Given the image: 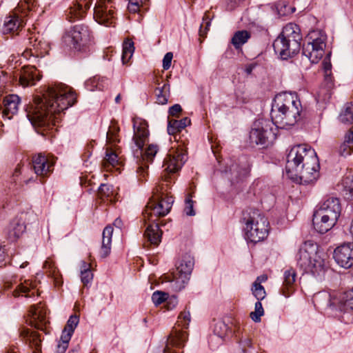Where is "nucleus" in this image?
Instances as JSON below:
<instances>
[{"label":"nucleus","instance_id":"obj_1","mask_svg":"<svg viewBox=\"0 0 353 353\" xmlns=\"http://www.w3.org/2000/svg\"><path fill=\"white\" fill-rule=\"evenodd\" d=\"M76 101V94L71 88L64 85L48 86L42 97H36L27 107V117L34 126L49 127L54 124L57 114Z\"/></svg>","mask_w":353,"mask_h":353},{"label":"nucleus","instance_id":"obj_2","mask_svg":"<svg viewBox=\"0 0 353 353\" xmlns=\"http://www.w3.org/2000/svg\"><path fill=\"white\" fill-rule=\"evenodd\" d=\"M320 165L314 149L306 145L292 147L287 156L286 174L292 180L303 184L316 181Z\"/></svg>","mask_w":353,"mask_h":353},{"label":"nucleus","instance_id":"obj_3","mask_svg":"<svg viewBox=\"0 0 353 353\" xmlns=\"http://www.w3.org/2000/svg\"><path fill=\"white\" fill-rule=\"evenodd\" d=\"M162 190L163 187L160 185L153 190V195L143 212V222L145 225L148 224L144 236L154 245H158L161 240L158 219L169 213L173 203L172 197L163 196Z\"/></svg>","mask_w":353,"mask_h":353},{"label":"nucleus","instance_id":"obj_4","mask_svg":"<svg viewBox=\"0 0 353 353\" xmlns=\"http://www.w3.org/2000/svg\"><path fill=\"white\" fill-rule=\"evenodd\" d=\"M301 110V102L296 94L279 93L274 99L272 116L282 128L290 127L298 121Z\"/></svg>","mask_w":353,"mask_h":353},{"label":"nucleus","instance_id":"obj_5","mask_svg":"<svg viewBox=\"0 0 353 353\" xmlns=\"http://www.w3.org/2000/svg\"><path fill=\"white\" fill-rule=\"evenodd\" d=\"M301 39L299 27L294 23H288L273 43L274 52L283 59H287L299 52Z\"/></svg>","mask_w":353,"mask_h":353},{"label":"nucleus","instance_id":"obj_6","mask_svg":"<svg viewBox=\"0 0 353 353\" xmlns=\"http://www.w3.org/2000/svg\"><path fill=\"white\" fill-rule=\"evenodd\" d=\"M245 239L254 243L264 240L268 234L269 223L259 210L248 209L243 212Z\"/></svg>","mask_w":353,"mask_h":353},{"label":"nucleus","instance_id":"obj_7","mask_svg":"<svg viewBox=\"0 0 353 353\" xmlns=\"http://www.w3.org/2000/svg\"><path fill=\"white\" fill-rule=\"evenodd\" d=\"M296 261L301 268L312 274L323 271L325 260L318 252V245L312 241H305L299 248Z\"/></svg>","mask_w":353,"mask_h":353},{"label":"nucleus","instance_id":"obj_8","mask_svg":"<svg viewBox=\"0 0 353 353\" xmlns=\"http://www.w3.org/2000/svg\"><path fill=\"white\" fill-rule=\"evenodd\" d=\"M133 141L137 146L134 155L139 160L146 161L148 163L152 161L153 158L158 152V146L154 144H150L143 151V147L148 139L149 134L147 125L144 122L133 120Z\"/></svg>","mask_w":353,"mask_h":353},{"label":"nucleus","instance_id":"obj_9","mask_svg":"<svg viewBox=\"0 0 353 353\" xmlns=\"http://www.w3.org/2000/svg\"><path fill=\"white\" fill-rule=\"evenodd\" d=\"M277 126L268 119H256L250 132V140L252 143L268 147L273 143L276 139Z\"/></svg>","mask_w":353,"mask_h":353},{"label":"nucleus","instance_id":"obj_10","mask_svg":"<svg viewBox=\"0 0 353 353\" xmlns=\"http://www.w3.org/2000/svg\"><path fill=\"white\" fill-rule=\"evenodd\" d=\"M33 8L34 3L31 0L21 2L14 11L6 17L3 27V34H18L17 32L25 24L28 12H31Z\"/></svg>","mask_w":353,"mask_h":353},{"label":"nucleus","instance_id":"obj_11","mask_svg":"<svg viewBox=\"0 0 353 353\" xmlns=\"http://www.w3.org/2000/svg\"><path fill=\"white\" fill-rule=\"evenodd\" d=\"M90 39L88 27L83 24H77L68 30L63 36V43L70 48L77 50L87 45Z\"/></svg>","mask_w":353,"mask_h":353},{"label":"nucleus","instance_id":"obj_12","mask_svg":"<svg viewBox=\"0 0 353 353\" xmlns=\"http://www.w3.org/2000/svg\"><path fill=\"white\" fill-rule=\"evenodd\" d=\"M308 39L309 41L303 47V53L312 63H315L319 62L324 54L326 38L319 32L313 31L308 34Z\"/></svg>","mask_w":353,"mask_h":353},{"label":"nucleus","instance_id":"obj_13","mask_svg":"<svg viewBox=\"0 0 353 353\" xmlns=\"http://www.w3.org/2000/svg\"><path fill=\"white\" fill-rule=\"evenodd\" d=\"M112 0H97L94 8V18L100 24L111 26L116 20Z\"/></svg>","mask_w":353,"mask_h":353},{"label":"nucleus","instance_id":"obj_14","mask_svg":"<svg viewBox=\"0 0 353 353\" xmlns=\"http://www.w3.org/2000/svg\"><path fill=\"white\" fill-rule=\"evenodd\" d=\"M28 39V46L22 53V56L26 59L32 57L34 59L32 62H39L38 58H42L48 53L49 44L45 41L39 39V37L36 35L30 37Z\"/></svg>","mask_w":353,"mask_h":353},{"label":"nucleus","instance_id":"obj_15","mask_svg":"<svg viewBox=\"0 0 353 353\" xmlns=\"http://www.w3.org/2000/svg\"><path fill=\"white\" fill-rule=\"evenodd\" d=\"M334 259L341 267L348 269L353 267V242L345 243L335 248Z\"/></svg>","mask_w":353,"mask_h":353},{"label":"nucleus","instance_id":"obj_16","mask_svg":"<svg viewBox=\"0 0 353 353\" xmlns=\"http://www.w3.org/2000/svg\"><path fill=\"white\" fill-rule=\"evenodd\" d=\"M54 162L48 157L38 154L32 158V168L37 176L48 177L52 172Z\"/></svg>","mask_w":353,"mask_h":353},{"label":"nucleus","instance_id":"obj_17","mask_svg":"<svg viewBox=\"0 0 353 353\" xmlns=\"http://www.w3.org/2000/svg\"><path fill=\"white\" fill-rule=\"evenodd\" d=\"M186 161V155L182 150H171L164 159L163 167L168 172L178 171Z\"/></svg>","mask_w":353,"mask_h":353},{"label":"nucleus","instance_id":"obj_18","mask_svg":"<svg viewBox=\"0 0 353 353\" xmlns=\"http://www.w3.org/2000/svg\"><path fill=\"white\" fill-rule=\"evenodd\" d=\"M46 309L41 303L31 306L30 310V323L35 328L43 330L48 322L46 317Z\"/></svg>","mask_w":353,"mask_h":353},{"label":"nucleus","instance_id":"obj_19","mask_svg":"<svg viewBox=\"0 0 353 353\" xmlns=\"http://www.w3.org/2000/svg\"><path fill=\"white\" fill-rule=\"evenodd\" d=\"M317 212L338 219L341 212L339 199L336 197L329 196L323 202Z\"/></svg>","mask_w":353,"mask_h":353},{"label":"nucleus","instance_id":"obj_20","mask_svg":"<svg viewBox=\"0 0 353 353\" xmlns=\"http://www.w3.org/2000/svg\"><path fill=\"white\" fill-rule=\"evenodd\" d=\"M337 220L316 211L313 218L314 228L318 232L324 234L332 228Z\"/></svg>","mask_w":353,"mask_h":353},{"label":"nucleus","instance_id":"obj_21","mask_svg":"<svg viewBox=\"0 0 353 353\" xmlns=\"http://www.w3.org/2000/svg\"><path fill=\"white\" fill-rule=\"evenodd\" d=\"M21 100L17 94H10L6 96L3 99V109L0 110V114L3 117H6L10 119L19 110V106Z\"/></svg>","mask_w":353,"mask_h":353},{"label":"nucleus","instance_id":"obj_22","mask_svg":"<svg viewBox=\"0 0 353 353\" xmlns=\"http://www.w3.org/2000/svg\"><path fill=\"white\" fill-rule=\"evenodd\" d=\"M40 79V75L35 66H25L19 74V82L23 87L33 85Z\"/></svg>","mask_w":353,"mask_h":353},{"label":"nucleus","instance_id":"obj_23","mask_svg":"<svg viewBox=\"0 0 353 353\" xmlns=\"http://www.w3.org/2000/svg\"><path fill=\"white\" fill-rule=\"evenodd\" d=\"M193 265L194 263L192 259H183L179 265L177 266L176 272L173 274V281L175 280L179 282V280H181L184 283L188 279V276L190 274Z\"/></svg>","mask_w":353,"mask_h":353},{"label":"nucleus","instance_id":"obj_24","mask_svg":"<svg viewBox=\"0 0 353 353\" xmlns=\"http://www.w3.org/2000/svg\"><path fill=\"white\" fill-rule=\"evenodd\" d=\"M20 336L32 349H34L32 353H41V340L36 332H30L28 329L23 328L20 332Z\"/></svg>","mask_w":353,"mask_h":353},{"label":"nucleus","instance_id":"obj_25","mask_svg":"<svg viewBox=\"0 0 353 353\" xmlns=\"http://www.w3.org/2000/svg\"><path fill=\"white\" fill-rule=\"evenodd\" d=\"M77 3L70 8L68 14L70 21L82 18L85 10L90 8L92 0H77Z\"/></svg>","mask_w":353,"mask_h":353},{"label":"nucleus","instance_id":"obj_26","mask_svg":"<svg viewBox=\"0 0 353 353\" xmlns=\"http://www.w3.org/2000/svg\"><path fill=\"white\" fill-rule=\"evenodd\" d=\"M230 172L233 179L236 180L243 179L247 177L250 172V165L248 160L244 158L239 164H232L230 168Z\"/></svg>","mask_w":353,"mask_h":353},{"label":"nucleus","instance_id":"obj_27","mask_svg":"<svg viewBox=\"0 0 353 353\" xmlns=\"http://www.w3.org/2000/svg\"><path fill=\"white\" fill-rule=\"evenodd\" d=\"M296 277V271L292 268H289L284 272V281L281 288V292L285 297L290 296L294 291Z\"/></svg>","mask_w":353,"mask_h":353},{"label":"nucleus","instance_id":"obj_28","mask_svg":"<svg viewBox=\"0 0 353 353\" xmlns=\"http://www.w3.org/2000/svg\"><path fill=\"white\" fill-rule=\"evenodd\" d=\"M112 233L113 228L111 225H107L103 231L100 249V255L102 258L107 257L110 253Z\"/></svg>","mask_w":353,"mask_h":353},{"label":"nucleus","instance_id":"obj_29","mask_svg":"<svg viewBox=\"0 0 353 353\" xmlns=\"http://www.w3.org/2000/svg\"><path fill=\"white\" fill-rule=\"evenodd\" d=\"M8 230L9 238L14 240L24 232L26 225L21 219L15 218L10 222Z\"/></svg>","mask_w":353,"mask_h":353},{"label":"nucleus","instance_id":"obj_30","mask_svg":"<svg viewBox=\"0 0 353 353\" xmlns=\"http://www.w3.org/2000/svg\"><path fill=\"white\" fill-rule=\"evenodd\" d=\"M43 268L46 270V272L53 279L56 286H59L62 284L61 274L55 266L54 262L51 259H47L43 264Z\"/></svg>","mask_w":353,"mask_h":353},{"label":"nucleus","instance_id":"obj_31","mask_svg":"<svg viewBox=\"0 0 353 353\" xmlns=\"http://www.w3.org/2000/svg\"><path fill=\"white\" fill-rule=\"evenodd\" d=\"M190 124V119L185 117L181 120L169 119L168 125V132L170 134H175L181 132L186 126Z\"/></svg>","mask_w":353,"mask_h":353},{"label":"nucleus","instance_id":"obj_32","mask_svg":"<svg viewBox=\"0 0 353 353\" xmlns=\"http://www.w3.org/2000/svg\"><path fill=\"white\" fill-rule=\"evenodd\" d=\"M34 284L30 280H25L21 283L13 292L14 296H18L21 294H24L26 297H31L34 295Z\"/></svg>","mask_w":353,"mask_h":353},{"label":"nucleus","instance_id":"obj_33","mask_svg":"<svg viewBox=\"0 0 353 353\" xmlns=\"http://www.w3.org/2000/svg\"><path fill=\"white\" fill-rule=\"evenodd\" d=\"M322 65L323 69L324 70V81L326 86L325 94L330 97L329 92L333 87V81L331 72L332 64L330 59L325 58L323 61Z\"/></svg>","mask_w":353,"mask_h":353},{"label":"nucleus","instance_id":"obj_34","mask_svg":"<svg viewBox=\"0 0 353 353\" xmlns=\"http://www.w3.org/2000/svg\"><path fill=\"white\" fill-rule=\"evenodd\" d=\"M119 164V159L117 153L110 148H108L105 152V156L102 161L103 166L109 169L110 167H115Z\"/></svg>","mask_w":353,"mask_h":353},{"label":"nucleus","instance_id":"obj_35","mask_svg":"<svg viewBox=\"0 0 353 353\" xmlns=\"http://www.w3.org/2000/svg\"><path fill=\"white\" fill-rule=\"evenodd\" d=\"M339 119L345 124L353 123V101L345 104L339 116Z\"/></svg>","mask_w":353,"mask_h":353},{"label":"nucleus","instance_id":"obj_36","mask_svg":"<svg viewBox=\"0 0 353 353\" xmlns=\"http://www.w3.org/2000/svg\"><path fill=\"white\" fill-rule=\"evenodd\" d=\"M250 37V34L247 30H239L234 33L231 43L236 49L240 48Z\"/></svg>","mask_w":353,"mask_h":353},{"label":"nucleus","instance_id":"obj_37","mask_svg":"<svg viewBox=\"0 0 353 353\" xmlns=\"http://www.w3.org/2000/svg\"><path fill=\"white\" fill-rule=\"evenodd\" d=\"M169 92L170 85L168 83H164L161 88H156L155 94L157 96V102L161 105L166 104Z\"/></svg>","mask_w":353,"mask_h":353},{"label":"nucleus","instance_id":"obj_38","mask_svg":"<svg viewBox=\"0 0 353 353\" xmlns=\"http://www.w3.org/2000/svg\"><path fill=\"white\" fill-rule=\"evenodd\" d=\"M120 128L114 121H112L107 132V141L110 143L119 142V132Z\"/></svg>","mask_w":353,"mask_h":353},{"label":"nucleus","instance_id":"obj_39","mask_svg":"<svg viewBox=\"0 0 353 353\" xmlns=\"http://www.w3.org/2000/svg\"><path fill=\"white\" fill-rule=\"evenodd\" d=\"M79 321V316L77 315H72L67 321L66 325L63 330L62 334H68L70 338L77 326Z\"/></svg>","mask_w":353,"mask_h":353},{"label":"nucleus","instance_id":"obj_40","mask_svg":"<svg viewBox=\"0 0 353 353\" xmlns=\"http://www.w3.org/2000/svg\"><path fill=\"white\" fill-rule=\"evenodd\" d=\"M181 338L182 336L181 334H177L174 336H170L168 339V343L164 349L163 353H176L170 346L174 347L181 345L183 341Z\"/></svg>","mask_w":353,"mask_h":353},{"label":"nucleus","instance_id":"obj_41","mask_svg":"<svg viewBox=\"0 0 353 353\" xmlns=\"http://www.w3.org/2000/svg\"><path fill=\"white\" fill-rule=\"evenodd\" d=\"M341 306L340 310H353V288L344 293L341 299Z\"/></svg>","mask_w":353,"mask_h":353},{"label":"nucleus","instance_id":"obj_42","mask_svg":"<svg viewBox=\"0 0 353 353\" xmlns=\"http://www.w3.org/2000/svg\"><path fill=\"white\" fill-rule=\"evenodd\" d=\"M81 279L84 285H87L93 278V274L90 270V265L83 262L81 270Z\"/></svg>","mask_w":353,"mask_h":353},{"label":"nucleus","instance_id":"obj_43","mask_svg":"<svg viewBox=\"0 0 353 353\" xmlns=\"http://www.w3.org/2000/svg\"><path fill=\"white\" fill-rule=\"evenodd\" d=\"M342 185L345 196L349 199H353V176H346L343 180Z\"/></svg>","mask_w":353,"mask_h":353},{"label":"nucleus","instance_id":"obj_44","mask_svg":"<svg viewBox=\"0 0 353 353\" xmlns=\"http://www.w3.org/2000/svg\"><path fill=\"white\" fill-rule=\"evenodd\" d=\"M252 292L258 301H261L265 296V291L264 288L261 285L260 283H258L257 281H255L253 283Z\"/></svg>","mask_w":353,"mask_h":353},{"label":"nucleus","instance_id":"obj_45","mask_svg":"<svg viewBox=\"0 0 353 353\" xmlns=\"http://www.w3.org/2000/svg\"><path fill=\"white\" fill-rule=\"evenodd\" d=\"M264 314L263 308L261 301H257L255 303V310L250 313V318L254 322H259L261 316Z\"/></svg>","mask_w":353,"mask_h":353},{"label":"nucleus","instance_id":"obj_46","mask_svg":"<svg viewBox=\"0 0 353 353\" xmlns=\"http://www.w3.org/2000/svg\"><path fill=\"white\" fill-rule=\"evenodd\" d=\"M168 297V293L161 291H156L152 294V300L155 305H159L165 301Z\"/></svg>","mask_w":353,"mask_h":353},{"label":"nucleus","instance_id":"obj_47","mask_svg":"<svg viewBox=\"0 0 353 353\" xmlns=\"http://www.w3.org/2000/svg\"><path fill=\"white\" fill-rule=\"evenodd\" d=\"M70 338L68 334H61V341L57 345V352L64 353L68 347Z\"/></svg>","mask_w":353,"mask_h":353},{"label":"nucleus","instance_id":"obj_48","mask_svg":"<svg viewBox=\"0 0 353 353\" xmlns=\"http://www.w3.org/2000/svg\"><path fill=\"white\" fill-rule=\"evenodd\" d=\"M340 155L347 157L353 153V145L347 143L345 139L344 142L340 145L339 149Z\"/></svg>","mask_w":353,"mask_h":353},{"label":"nucleus","instance_id":"obj_49","mask_svg":"<svg viewBox=\"0 0 353 353\" xmlns=\"http://www.w3.org/2000/svg\"><path fill=\"white\" fill-rule=\"evenodd\" d=\"M192 195L188 194L187 198L185 199V207L184 208V212L188 216H194L195 212L194 210V206H193V201L191 199Z\"/></svg>","mask_w":353,"mask_h":353},{"label":"nucleus","instance_id":"obj_50","mask_svg":"<svg viewBox=\"0 0 353 353\" xmlns=\"http://www.w3.org/2000/svg\"><path fill=\"white\" fill-rule=\"evenodd\" d=\"M210 26V21L208 19V17L205 14L203 17V22L201 24L200 27V35L201 37H205L207 34L208 30H209V28Z\"/></svg>","mask_w":353,"mask_h":353},{"label":"nucleus","instance_id":"obj_51","mask_svg":"<svg viewBox=\"0 0 353 353\" xmlns=\"http://www.w3.org/2000/svg\"><path fill=\"white\" fill-rule=\"evenodd\" d=\"M179 319L182 326L187 327L190 321V312L186 310L181 312L179 316Z\"/></svg>","mask_w":353,"mask_h":353},{"label":"nucleus","instance_id":"obj_52","mask_svg":"<svg viewBox=\"0 0 353 353\" xmlns=\"http://www.w3.org/2000/svg\"><path fill=\"white\" fill-rule=\"evenodd\" d=\"M141 0H130L128 9L130 12H137L139 10Z\"/></svg>","mask_w":353,"mask_h":353},{"label":"nucleus","instance_id":"obj_53","mask_svg":"<svg viewBox=\"0 0 353 353\" xmlns=\"http://www.w3.org/2000/svg\"><path fill=\"white\" fill-rule=\"evenodd\" d=\"M173 58L172 52H167L163 59V68L164 70H168L170 68Z\"/></svg>","mask_w":353,"mask_h":353},{"label":"nucleus","instance_id":"obj_54","mask_svg":"<svg viewBox=\"0 0 353 353\" xmlns=\"http://www.w3.org/2000/svg\"><path fill=\"white\" fill-rule=\"evenodd\" d=\"M182 111V108L179 104H175L171 106L169 109V114L172 117H177L178 114Z\"/></svg>","mask_w":353,"mask_h":353},{"label":"nucleus","instance_id":"obj_55","mask_svg":"<svg viewBox=\"0 0 353 353\" xmlns=\"http://www.w3.org/2000/svg\"><path fill=\"white\" fill-rule=\"evenodd\" d=\"M99 193L101 196H109L110 187L108 185L102 184L99 188Z\"/></svg>","mask_w":353,"mask_h":353},{"label":"nucleus","instance_id":"obj_56","mask_svg":"<svg viewBox=\"0 0 353 353\" xmlns=\"http://www.w3.org/2000/svg\"><path fill=\"white\" fill-rule=\"evenodd\" d=\"M123 50L134 52V47L133 41H132L131 40L125 41L123 45Z\"/></svg>","mask_w":353,"mask_h":353},{"label":"nucleus","instance_id":"obj_57","mask_svg":"<svg viewBox=\"0 0 353 353\" xmlns=\"http://www.w3.org/2000/svg\"><path fill=\"white\" fill-rule=\"evenodd\" d=\"M133 54V52H131L130 51H124L123 50L122 52V61L123 64L127 63L129 60L131 59L132 56Z\"/></svg>","mask_w":353,"mask_h":353},{"label":"nucleus","instance_id":"obj_58","mask_svg":"<svg viewBox=\"0 0 353 353\" xmlns=\"http://www.w3.org/2000/svg\"><path fill=\"white\" fill-rule=\"evenodd\" d=\"M345 139L347 143L353 145V127L350 128L348 132L346 134Z\"/></svg>","mask_w":353,"mask_h":353},{"label":"nucleus","instance_id":"obj_59","mask_svg":"<svg viewBox=\"0 0 353 353\" xmlns=\"http://www.w3.org/2000/svg\"><path fill=\"white\" fill-rule=\"evenodd\" d=\"M113 225L117 228H119V229H121L123 225V221L122 220L120 219V218H117L114 223H113Z\"/></svg>","mask_w":353,"mask_h":353},{"label":"nucleus","instance_id":"obj_60","mask_svg":"<svg viewBox=\"0 0 353 353\" xmlns=\"http://www.w3.org/2000/svg\"><path fill=\"white\" fill-rule=\"evenodd\" d=\"M6 353H19L18 348L16 346H10L6 351Z\"/></svg>","mask_w":353,"mask_h":353},{"label":"nucleus","instance_id":"obj_61","mask_svg":"<svg viewBox=\"0 0 353 353\" xmlns=\"http://www.w3.org/2000/svg\"><path fill=\"white\" fill-rule=\"evenodd\" d=\"M4 249L0 245V263H1L4 260Z\"/></svg>","mask_w":353,"mask_h":353},{"label":"nucleus","instance_id":"obj_62","mask_svg":"<svg viewBox=\"0 0 353 353\" xmlns=\"http://www.w3.org/2000/svg\"><path fill=\"white\" fill-rule=\"evenodd\" d=\"M350 232L353 238V219L351 221L350 227Z\"/></svg>","mask_w":353,"mask_h":353},{"label":"nucleus","instance_id":"obj_63","mask_svg":"<svg viewBox=\"0 0 353 353\" xmlns=\"http://www.w3.org/2000/svg\"><path fill=\"white\" fill-rule=\"evenodd\" d=\"M121 94H119L116 97V98H115V102H116L117 103H120V101H121Z\"/></svg>","mask_w":353,"mask_h":353},{"label":"nucleus","instance_id":"obj_64","mask_svg":"<svg viewBox=\"0 0 353 353\" xmlns=\"http://www.w3.org/2000/svg\"><path fill=\"white\" fill-rule=\"evenodd\" d=\"M323 90H321L319 93H318V97L320 99L321 97V94H323Z\"/></svg>","mask_w":353,"mask_h":353}]
</instances>
